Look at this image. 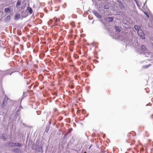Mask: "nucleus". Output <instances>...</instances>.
<instances>
[{
	"mask_svg": "<svg viewBox=\"0 0 153 153\" xmlns=\"http://www.w3.org/2000/svg\"><path fill=\"white\" fill-rule=\"evenodd\" d=\"M107 19H108L109 22H111L114 20V18L112 17H108L107 18Z\"/></svg>",
	"mask_w": 153,
	"mask_h": 153,
	"instance_id": "obj_6",
	"label": "nucleus"
},
{
	"mask_svg": "<svg viewBox=\"0 0 153 153\" xmlns=\"http://www.w3.org/2000/svg\"><path fill=\"white\" fill-rule=\"evenodd\" d=\"M16 144L13 142H10L9 143V145L10 146H15Z\"/></svg>",
	"mask_w": 153,
	"mask_h": 153,
	"instance_id": "obj_3",
	"label": "nucleus"
},
{
	"mask_svg": "<svg viewBox=\"0 0 153 153\" xmlns=\"http://www.w3.org/2000/svg\"><path fill=\"white\" fill-rule=\"evenodd\" d=\"M93 13L97 17H99L100 16L99 14L96 11H93Z\"/></svg>",
	"mask_w": 153,
	"mask_h": 153,
	"instance_id": "obj_4",
	"label": "nucleus"
},
{
	"mask_svg": "<svg viewBox=\"0 0 153 153\" xmlns=\"http://www.w3.org/2000/svg\"><path fill=\"white\" fill-rule=\"evenodd\" d=\"M27 10L28 11V12L30 13V14H31L33 13V10L31 8L28 7L27 9Z\"/></svg>",
	"mask_w": 153,
	"mask_h": 153,
	"instance_id": "obj_2",
	"label": "nucleus"
},
{
	"mask_svg": "<svg viewBox=\"0 0 153 153\" xmlns=\"http://www.w3.org/2000/svg\"><path fill=\"white\" fill-rule=\"evenodd\" d=\"M71 131V129H69L68 131V132L70 133V132Z\"/></svg>",
	"mask_w": 153,
	"mask_h": 153,
	"instance_id": "obj_16",
	"label": "nucleus"
},
{
	"mask_svg": "<svg viewBox=\"0 0 153 153\" xmlns=\"http://www.w3.org/2000/svg\"><path fill=\"white\" fill-rule=\"evenodd\" d=\"M144 14L145 15H146V16H147V17H148V18L149 17V15H148V14H147V13L146 12H144Z\"/></svg>",
	"mask_w": 153,
	"mask_h": 153,
	"instance_id": "obj_14",
	"label": "nucleus"
},
{
	"mask_svg": "<svg viewBox=\"0 0 153 153\" xmlns=\"http://www.w3.org/2000/svg\"><path fill=\"white\" fill-rule=\"evenodd\" d=\"M21 3V2L20 1H18L17 3V4H16V7H18L19 5Z\"/></svg>",
	"mask_w": 153,
	"mask_h": 153,
	"instance_id": "obj_10",
	"label": "nucleus"
},
{
	"mask_svg": "<svg viewBox=\"0 0 153 153\" xmlns=\"http://www.w3.org/2000/svg\"><path fill=\"white\" fill-rule=\"evenodd\" d=\"M54 20L56 22H57L58 21H59V20H58L57 19H54Z\"/></svg>",
	"mask_w": 153,
	"mask_h": 153,
	"instance_id": "obj_18",
	"label": "nucleus"
},
{
	"mask_svg": "<svg viewBox=\"0 0 153 153\" xmlns=\"http://www.w3.org/2000/svg\"><path fill=\"white\" fill-rule=\"evenodd\" d=\"M109 8V6L108 4L105 5L104 6V8L105 9H108Z\"/></svg>",
	"mask_w": 153,
	"mask_h": 153,
	"instance_id": "obj_8",
	"label": "nucleus"
},
{
	"mask_svg": "<svg viewBox=\"0 0 153 153\" xmlns=\"http://www.w3.org/2000/svg\"><path fill=\"white\" fill-rule=\"evenodd\" d=\"M85 153H86V152H85Z\"/></svg>",
	"mask_w": 153,
	"mask_h": 153,
	"instance_id": "obj_22",
	"label": "nucleus"
},
{
	"mask_svg": "<svg viewBox=\"0 0 153 153\" xmlns=\"http://www.w3.org/2000/svg\"><path fill=\"white\" fill-rule=\"evenodd\" d=\"M76 35L74 36V39H76Z\"/></svg>",
	"mask_w": 153,
	"mask_h": 153,
	"instance_id": "obj_20",
	"label": "nucleus"
},
{
	"mask_svg": "<svg viewBox=\"0 0 153 153\" xmlns=\"http://www.w3.org/2000/svg\"><path fill=\"white\" fill-rule=\"evenodd\" d=\"M16 144L15 146H21V143H15Z\"/></svg>",
	"mask_w": 153,
	"mask_h": 153,
	"instance_id": "obj_13",
	"label": "nucleus"
},
{
	"mask_svg": "<svg viewBox=\"0 0 153 153\" xmlns=\"http://www.w3.org/2000/svg\"><path fill=\"white\" fill-rule=\"evenodd\" d=\"M71 25L73 27H75V23L74 22H72L71 23Z\"/></svg>",
	"mask_w": 153,
	"mask_h": 153,
	"instance_id": "obj_12",
	"label": "nucleus"
},
{
	"mask_svg": "<svg viewBox=\"0 0 153 153\" xmlns=\"http://www.w3.org/2000/svg\"><path fill=\"white\" fill-rule=\"evenodd\" d=\"M149 66V65H147L145 66H144V68H147Z\"/></svg>",
	"mask_w": 153,
	"mask_h": 153,
	"instance_id": "obj_17",
	"label": "nucleus"
},
{
	"mask_svg": "<svg viewBox=\"0 0 153 153\" xmlns=\"http://www.w3.org/2000/svg\"><path fill=\"white\" fill-rule=\"evenodd\" d=\"M5 100H6V101L7 100H8V98L7 97H5L4 99V101Z\"/></svg>",
	"mask_w": 153,
	"mask_h": 153,
	"instance_id": "obj_15",
	"label": "nucleus"
},
{
	"mask_svg": "<svg viewBox=\"0 0 153 153\" xmlns=\"http://www.w3.org/2000/svg\"><path fill=\"white\" fill-rule=\"evenodd\" d=\"M115 30H116L118 31V32H120V30L119 27L117 26H116L115 27Z\"/></svg>",
	"mask_w": 153,
	"mask_h": 153,
	"instance_id": "obj_11",
	"label": "nucleus"
},
{
	"mask_svg": "<svg viewBox=\"0 0 153 153\" xmlns=\"http://www.w3.org/2000/svg\"><path fill=\"white\" fill-rule=\"evenodd\" d=\"M6 12L8 13L10 12V9L9 8H6L5 9Z\"/></svg>",
	"mask_w": 153,
	"mask_h": 153,
	"instance_id": "obj_9",
	"label": "nucleus"
},
{
	"mask_svg": "<svg viewBox=\"0 0 153 153\" xmlns=\"http://www.w3.org/2000/svg\"><path fill=\"white\" fill-rule=\"evenodd\" d=\"M137 33L142 39H145V35L143 31L141 29L138 30Z\"/></svg>",
	"mask_w": 153,
	"mask_h": 153,
	"instance_id": "obj_1",
	"label": "nucleus"
},
{
	"mask_svg": "<svg viewBox=\"0 0 153 153\" xmlns=\"http://www.w3.org/2000/svg\"><path fill=\"white\" fill-rule=\"evenodd\" d=\"M140 48H141V50H143L144 51H145L146 49V47H145V46H144V45H142V46H141V47Z\"/></svg>",
	"mask_w": 153,
	"mask_h": 153,
	"instance_id": "obj_7",
	"label": "nucleus"
},
{
	"mask_svg": "<svg viewBox=\"0 0 153 153\" xmlns=\"http://www.w3.org/2000/svg\"><path fill=\"white\" fill-rule=\"evenodd\" d=\"M7 18L8 19L10 18V16H8L7 17Z\"/></svg>",
	"mask_w": 153,
	"mask_h": 153,
	"instance_id": "obj_19",
	"label": "nucleus"
},
{
	"mask_svg": "<svg viewBox=\"0 0 153 153\" xmlns=\"http://www.w3.org/2000/svg\"><path fill=\"white\" fill-rule=\"evenodd\" d=\"M153 118V114L151 116Z\"/></svg>",
	"mask_w": 153,
	"mask_h": 153,
	"instance_id": "obj_21",
	"label": "nucleus"
},
{
	"mask_svg": "<svg viewBox=\"0 0 153 153\" xmlns=\"http://www.w3.org/2000/svg\"><path fill=\"white\" fill-rule=\"evenodd\" d=\"M134 28L137 31V32L138 30H139V29H141L140 28V27L138 26L135 25L134 26Z\"/></svg>",
	"mask_w": 153,
	"mask_h": 153,
	"instance_id": "obj_5",
	"label": "nucleus"
}]
</instances>
